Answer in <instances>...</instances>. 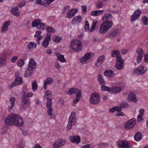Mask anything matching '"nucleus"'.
<instances>
[{"instance_id":"obj_23","label":"nucleus","mask_w":148,"mask_h":148,"mask_svg":"<svg viewBox=\"0 0 148 148\" xmlns=\"http://www.w3.org/2000/svg\"><path fill=\"white\" fill-rule=\"evenodd\" d=\"M121 90V88L119 87H110V92L112 93H118L120 92Z\"/></svg>"},{"instance_id":"obj_42","label":"nucleus","mask_w":148,"mask_h":148,"mask_svg":"<svg viewBox=\"0 0 148 148\" xmlns=\"http://www.w3.org/2000/svg\"><path fill=\"white\" fill-rule=\"evenodd\" d=\"M123 60L122 59L121 55L118 56L116 58V63H120V64H123Z\"/></svg>"},{"instance_id":"obj_33","label":"nucleus","mask_w":148,"mask_h":148,"mask_svg":"<svg viewBox=\"0 0 148 148\" xmlns=\"http://www.w3.org/2000/svg\"><path fill=\"white\" fill-rule=\"evenodd\" d=\"M36 44H34L33 42H31L27 45V47L28 49H31L36 48Z\"/></svg>"},{"instance_id":"obj_50","label":"nucleus","mask_w":148,"mask_h":148,"mask_svg":"<svg viewBox=\"0 0 148 148\" xmlns=\"http://www.w3.org/2000/svg\"><path fill=\"white\" fill-rule=\"evenodd\" d=\"M143 56L138 55L136 61L137 63H139L141 62Z\"/></svg>"},{"instance_id":"obj_26","label":"nucleus","mask_w":148,"mask_h":148,"mask_svg":"<svg viewBox=\"0 0 148 148\" xmlns=\"http://www.w3.org/2000/svg\"><path fill=\"white\" fill-rule=\"evenodd\" d=\"M98 80L101 85H105L106 83L103 78V76L101 74H99L98 76Z\"/></svg>"},{"instance_id":"obj_44","label":"nucleus","mask_w":148,"mask_h":148,"mask_svg":"<svg viewBox=\"0 0 148 148\" xmlns=\"http://www.w3.org/2000/svg\"><path fill=\"white\" fill-rule=\"evenodd\" d=\"M17 64L19 67H22L24 64V63L22 59H19L17 61Z\"/></svg>"},{"instance_id":"obj_46","label":"nucleus","mask_w":148,"mask_h":148,"mask_svg":"<svg viewBox=\"0 0 148 148\" xmlns=\"http://www.w3.org/2000/svg\"><path fill=\"white\" fill-rule=\"evenodd\" d=\"M107 14L106 13H105V15L103 16L102 18V21L104 22L109 21L108 20H110V18L107 15Z\"/></svg>"},{"instance_id":"obj_54","label":"nucleus","mask_w":148,"mask_h":148,"mask_svg":"<svg viewBox=\"0 0 148 148\" xmlns=\"http://www.w3.org/2000/svg\"><path fill=\"white\" fill-rule=\"evenodd\" d=\"M45 95L49 97L52 96V92L50 90H46L45 92Z\"/></svg>"},{"instance_id":"obj_36","label":"nucleus","mask_w":148,"mask_h":148,"mask_svg":"<svg viewBox=\"0 0 148 148\" xmlns=\"http://www.w3.org/2000/svg\"><path fill=\"white\" fill-rule=\"evenodd\" d=\"M36 80H34L32 83V89L33 92H35L37 88V85L36 84Z\"/></svg>"},{"instance_id":"obj_2","label":"nucleus","mask_w":148,"mask_h":148,"mask_svg":"<svg viewBox=\"0 0 148 148\" xmlns=\"http://www.w3.org/2000/svg\"><path fill=\"white\" fill-rule=\"evenodd\" d=\"M112 26L113 23L112 21L104 22L100 25L99 32L101 34H105Z\"/></svg>"},{"instance_id":"obj_16","label":"nucleus","mask_w":148,"mask_h":148,"mask_svg":"<svg viewBox=\"0 0 148 148\" xmlns=\"http://www.w3.org/2000/svg\"><path fill=\"white\" fill-rule=\"evenodd\" d=\"M120 34V30L119 29H115L109 34V37L112 38L116 36L119 35Z\"/></svg>"},{"instance_id":"obj_31","label":"nucleus","mask_w":148,"mask_h":148,"mask_svg":"<svg viewBox=\"0 0 148 148\" xmlns=\"http://www.w3.org/2000/svg\"><path fill=\"white\" fill-rule=\"evenodd\" d=\"M46 106L47 108H52V101L51 98H47V102Z\"/></svg>"},{"instance_id":"obj_7","label":"nucleus","mask_w":148,"mask_h":148,"mask_svg":"<svg viewBox=\"0 0 148 148\" xmlns=\"http://www.w3.org/2000/svg\"><path fill=\"white\" fill-rule=\"evenodd\" d=\"M147 68L144 66H140L136 69L133 72L134 74L141 75L144 74L147 71Z\"/></svg>"},{"instance_id":"obj_8","label":"nucleus","mask_w":148,"mask_h":148,"mask_svg":"<svg viewBox=\"0 0 148 148\" xmlns=\"http://www.w3.org/2000/svg\"><path fill=\"white\" fill-rule=\"evenodd\" d=\"M136 119L132 118L127 122L125 124V129L129 130L133 128L136 123Z\"/></svg>"},{"instance_id":"obj_41","label":"nucleus","mask_w":148,"mask_h":148,"mask_svg":"<svg viewBox=\"0 0 148 148\" xmlns=\"http://www.w3.org/2000/svg\"><path fill=\"white\" fill-rule=\"evenodd\" d=\"M45 24L43 23H40L36 27L37 28L43 30L44 29Z\"/></svg>"},{"instance_id":"obj_59","label":"nucleus","mask_w":148,"mask_h":148,"mask_svg":"<svg viewBox=\"0 0 148 148\" xmlns=\"http://www.w3.org/2000/svg\"><path fill=\"white\" fill-rule=\"evenodd\" d=\"M92 53H87L85 54L84 56L85 57H84L86 58L87 59L89 60L90 58V55Z\"/></svg>"},{"instance_id":"obj_4","label":"nucleus","mask_w":148,"mask_h":148,"mask_svg":"<svg viewBox=\"0 0 148 148\" xmlns=\"http://www.w3.org/2000/svg\"><path fill=\"white\" fill-rule=\"evenodd\" d=\"M82 45L81 41L78 40H73L71 43V47L72 49L76 51H80Z\"/></svg>"},{"instance_id":"obj_3","label":"nucleus","mask_w":148,"mask_h":148,"mask_svg":"<svg viewBox=\"0 0 148 148\" xmlns=\"http://www.w3.org/2000/svg\"><path fill=\"white\" fill-rule=\"evenodd\" d=\"M75 116L76 113L75 112H73L71 113L68 119V124L66 127L68 130H70L72 126L75 124L76 120Z\"/></svg>"},{"instance_id":"obj_40","label":"nucleus","mask_w":148,"mask_h":148,"mask_svg":"<svg viewBox=\"0 0 148 148\" xmlns=\"http://www.w3.org/2000/svg\"><path fill=\"white\" fill-rule=\"evenodd\" d=\"M47 31L49 32L54 33L55 32V30L52 27L50 26H47L46 27Z\"/></svg>"},{"instance_id":"obj_60","label":"nucleus","mask_w":148,"mask_h":148,"mask_svg":"<svg viewBox=\"0 0 148 148\" xmlns=\"http://www.w3.org/2000/svg\"><path fill=\"white\" fill-rule=\"evenodd\" d=\"M117 144L119 147H122L123 144V141L121 140L117 142Z\"/></svg>"},{"instance_id":"obj_27","label":"nucleus","mask_w":148,"mask_h":148,"mask_svg":"<svg viewBox=\"0 0 148 148\" xmlns=\"http://www.w3.org/2000/svg\"><path fill=\"white\" fill-rule=\"evenodd\" d=\"M98 21L97 20H93L92 25L90 28L89 29V31L90 32H92L95 29L96 25Z\"/></svg>"},{"instance_id":"obj_9","label":"nucleus","mask_w":148,"mask_h":148,"mask_svg":"<svg viewBox=\"0 0 148 148\" xmlns=\"http://www.w3.org/2000/svg\"><path fill=\"white\" fill-rule=\"evenodd\" d=\"M66 143V140L63 139L57 140L53 144L54 148H59L62 146Z\"/></svg>"},{"instance_id":"obj_45","label":"nucleus","mask_w":148,"mask_h":148,"mask_svg":"<svg viewBox=\"0 0 148 148\" xmlns=\"http://www.w3.org/2000/svg\"><path fill=\"white\" fill-rule=\"evenodd\" d=\"M142 21L143 24L145 25H148V18L145 16H144L142 18Z\"/></svg>"},{"instance_id":"obj_11","label":"nucleus","mask_w":148,"mask_h":148,"mask_svg":"<svg viewBox=\"0 0 148 148\" xmlns=\"http://www.w3.org/2000/svg\"><path fill=\"white\" fill-rule=\"evenodd\" d=\"M141 14V11L139 10L136 11L131 17L132 21H134L138 18Z\"/></svg>"},{"instance_id":"obj_6","label":"nucleus","mask_w":148,"mask_h":148,"mask_svg":"<svg viewBox=\"0 0 148 148\" xmlns=\"http://www.w3.org/2000/svg\"><path fill=\"white\" fill-rule=\"evenodd\" d=\"M25 93H22L21 95V105L23 108H25L27 105H29L31 103L30 100L26 97Z\"/></svg>"},{"instance_id":"obj_12","label":"nucleus","mask_w":148,"mask_h":148,"mask_svg":"<svg viewBox=\"0 0 148 148\" xmlns=\"http://www.w3.org/2000/svg\"><path fill=\"white\" fill-rule=\"evenodd\" d=\"M127 100L133 102H136L137 101L136 95L133 92L130 93L129 94L127 97Z\"/></svg>"},{"instance_id":"obj_24","label":"nucleus","mask_w":148,"mask_h":148,"mask_svg":"<svg viewBox=\"0 0 148 148\" xmlns=\"http://www.w3.org/2000/svg\"><path fill=\"white\" fill-rule=\"evenodd\" d=\"M56 55L57 57L58 60L62 62H66L64 56L63 55L60 54L58 53H56Z\"/></svg>"},{"instance_id":"obj_52","label":"nucleus","mask_w":148,"mask_h":148,"mask_svg":"<svg viewBox=\"0 0 148 148\" xmlns=\"http://www.w3.org/2000/svg\"><path fill=\"white\" fill-rule=\"evenodd\" d=\"M76 98H80L82 96V92L80 90H78L76 92Z\"/></svg>"},{"instance_id":"obj_35","label":"nucleus","mask_w":148,"mask_h":148,"mask_svg":"<svg viewBox=\"0 0 148 148\" xmlns=\"http://www.w3.org/2000/svg\"><path fill=\"white\" fill-rule=\"evenodd\" d=\"M25 88H26V87L23 88L22 93H25V94L26 95V97L28 98H29V97H32L33 95V93L32 92H29L27 93L26 92V91L25 90Z\"/></svg>"},{"instance_id":"obj_15","label":"nucleus","mask_w":148,"mask_h":148,"mask_svg":"<svg viewBox=\"0 0 148 148\" xmlns=\"http://www.w3.org/2000/svg\"><path fill=\"white\" fill-rule=\"evenodd\" d=\"M22 82V79L21 77L16 78L15 81L11 85V87H13L15 86L21 84Z\"/></svg>"},{"instance_id":"obj_20","label":"nucleus","mask_w":148,"mask_h":148,"mask_svg":"<svg viewBox=\"0 0 148 148\" xmlns=\"http://www.w3.org/2000/svg\"><path fill=\"white\" fill-rule=\"evenodd\" d=\"M82 19L81 16H78L73 18L72 20V23L73 24L79 23L81 22Z\"/></svg>"},{"instance_id":"obj_37","label":"nucleus","mask_w":148,"mask_h":148,"mask_svg":"<svg viewBox=\"0 0 148 148\" xmlns=\"http://www.w3.org/2000/svg\"><path fill=\"white\" fill-rule=\"evenodd\" d=\"M53 79L51 77H47L44 83H46L48 85H50L53 82Z\"/></svg>"},{"instance_id":"obj_57","label":"nucleus","mask_w":148,"mask_h":148,"mask_svg":"<svg viewBox=\"0 0 148 148\" xmlns=\"http://www.w3.org/2000/svg\"><path fill=\"white\" fill-rule=\"evenodd\" d=\"M5 59L4 58L0 57V65H5Z\"/></svg>"},{"instance_id":"obj_63","label":"nucleus","mask_w":148,"mask_h":148,"mask_svg":"<svg viewBox=\"0 0 148 148\" xmlns=\"http://www.w3.org/2000/svg\"><path fill=\"white\" fill-rule=\"evenodd\" d=\"M143 116V115L142 114H138L137 116V120L138 121H141Z\"/></svg>"},{"instance_id":"obj_5","label":"nucleus","mask_w":148,"mask_h":148,"mask_svg":"<svg viewBox=\"0 0 148 148\" xmlns=\"http://www.w3.org/2000/svg\"><path fill=\"white\" fill-rule=\"evenodd\" d=\"M100 101L99 95L98 93H95L91 95L90 102L91 104L96 105L98 104Z\"/></svg>"},{"instance_id":"obj_62","label":"nucleus","mask_w":148,"mask_h":148,"mask_svg":"<svg viewBox=\"0 0 148 148\" xmlns=\"http://www.w3.org/2000/svg\"><path fill=\"white\" fill-rule=\"evenodd\" d=\"M115 107L116 108L115 111H117L118 113L121 111L122 108L121 107L120 105L119 106Z\"/></svg>"},{"instance_id":"obj_38","label":"nucleus","mask_w":148,"mask_h":148,"mask_svg":"<svg viewBox=\"0 0 148 148\" xmlns=\"http://www.w3.org/2000/svg\"><path fill=\"white\" fill-rule=\"evenodd\" d=\"M116 67L118 70H121L123 69L124 67L123 64H120V63H116Z\"/></svg>"},{"instance_id":"obj_61","label":"nucleus","mask_w":148,"mask_h":148,"mask_svg":"<svg viewBox=\"0 0 148 148\" xmlns=\"http://www.w3.org/2000/svg\"><path fill=\"white\" fill-rule=\"evenodd\" d=\"M10 23V21H8L5 22L3 24V25L8 27L9 26Z\"/></svg>"},{"instance_id":"obj_1","label":"nucleus","mask_w":148,"mask_h":148,"mask_svg":"<svg viewBox=\"0 0 148 148\" xmlns=\"http://www.w3.org/2000/svg\"><path fill=\"white\" fill-rule=\"evenodd\" d=\"M5 123L8 125L21 127L24 124L22 118L15 114L9 115L4 119Z\"/></svg>"},{"instance_id":"obj_58","label":"nucleus","mask_w":148,"mask_h":148,"mask_svg":"<svg viewBox=\"0 0 148 148\" xmlns=\"http://www.w3.org/2000/svg\"><path fill=\"white\" fill-rule=\"evenodd\" d=\"M58 103L61 106H62L64 104V99L62 98H61L59 100Z\"/></svg>"},{"instance_id":"obj_32","label":"nucleus","mask_w":148,"mask_h":148,"mask_svg":"<svg viewBox=\"0 0 148 148\" xmlns=\"http://www.w3.org/2000/svg\"><path fill=\"white\" fill-rule=\"evenodd\" d=\"M111 55L112 57H116L120 56V52L118 50H114L112 52Z\"/></svg>"},{"instance_id":"obj_48","label":"nucleus","mask_w":148,"mask_h":148,"mask_svg":"<svg viewBox=\"0 0 148 148\" xmlns=\"http://www.w3.org/2000/svg\"><path fill=\"white\" fill-rule=\"evenodd\" d=\"M15 99L14 97H11L10 99V104L12 106H14L15 104Z\"/></svg>"},{"instance_id":"obj_43","label":"nucleus","mask_w":148,"mask_h":148,"mask_svg":"<svg viewBox=\"0 0 148 148\" xmlns=\"http://www.w3.org/2000/svg\"><path fill=\"white\" fill-rule=\"evenodd\" d=\"M123 144L122 146V148H129L130 147V146L129 145L128 143V141L127 140H125L123 141Z\"/></svg>"},{"instance_id":"obj_53","label":"nucleus","mask_w":148,"mask_h":148,"mask_svg":"<svg viewBox=\"0 0 148 148\" xmlns=\"http://www.w3.org/2000/svg\"><path fill=\"white\" fill-rule=\"evenodd\" d=\"M120 105L122 108H125L128 107V103L126 102L122 103L120 104Z\"/></svg>"},{"instance_id":"obj_19","label":"nucleus","mask_w":148,"mask_h":148,"mask_svg":"<svg viewBox=\"0 0 148 148\" xmlns=\"http://www.w3.org/2000/svg\"><path fill=\"white\" fill-rule=\"evenodd\" d=\"M70 139L73 143H76L77 144L79 143L80 141V137L78 136H71Z\"/></svg>"},{"instance_id":"obj_64","label":"nucleus","mask_w":148,"mask_h":148,"mask_svg":"<svg viewBox=\"0 0 148 148\" xmlns=\"http://www.w3.org/2000/svg\"><path fill=\"white\" fill-rule=\"evenodd\" d=\"M70 7L69 6H65L63 9V13L66 12L69 9Z\"/></svg>"},{"instance_id":"obj_55","label":"nucleus","mask_w":148,"mask_h":148,"mask_svg":"<svg viewBox=\"0 0 148 148\" xmlns=\"http://www.w3.org/2000/svg\"><path fill=\"white\" fill-rule=\"evenodd\" d=\"M8 30V28L3 25L2 27V29L1 32L2 33H4L6 32Z\"/></svg>"},{"instance_id":"obj_13","label":"nucleus","mask_w":148,"mask_h":148,"mask_svg":"<svg viewBox=\"0 0 148 148\" xmlns=\"http://www.w3.org/2000/svg\"><path fill=\"white\" fill-rule=\"evenodd\" d=\"M77 12V10L76 9H72L70 10L68 12L67 17L69 19L71 18L74 16Z\"/></svg>"},{"instance_id":"obj_49","label":"nucleus","mask_w":148,"mask_h":148,"mask_svg":"<svg viewBox=\"0 0 148 148\" xmlns=\"http://www.w3.org/2000/svg\"><path fill=\"white\" fill-rule=\"evenodd\" d=\"M85 25L84 26V28L85 30L86 31L88 30L89 29V23H88V21H86L85 22Z\"/></svg>"},{"instance_id":"obj_17","label":"nucleus","mask_w":148,"mask_h":148,"mask_svg":"<svg viewBox=\"0 0 148 148\" xmlns=\"http://www.w3.org/2000/svg\"><path fill=\"white\" fill-rule=\"evenodd\" d=\"M105 59V56L102 55L98 57L97 59V62L95 64V65L97 66H99L102 64Z\"/></svg>"},{"instance_id":"obj_10","label":"nucleus","mask_w":148,"mask_h":148,"mask_svg":"<svg viewBox=\"0 0 148 148\" xmlns=\"http://www.w3.org/2000/svg\"><path fill=\"white\" fill-rule=\"evenodd\" d=\"M51 35L50 33H47L46 34V37H45L42 43V45L45 48H47L49 44V42L51 40Z\"/></svg>"},{"instance_id":"obj_14","label":"nucleus","mask_w":148,"mask_h":148,"mask_svg":"<svg viewBox=\"0 0 148 148\" xmlns=\"http://www.w3.org/2000/svg\"><path fill=\"white\" fill-rule=\"evenodd\" d=\"M36 63L34 59L33 58H30L29 62L28 68L34 70L36 68Z\"/></svg>"},{"instance_id":"obj_18","label":"nucleus","mask_w":148,"mask_h":148,"mask_svg":"<svg viewBox=\"0 0 148 148\" xmlns=\"http://www.w3.org/2000/svg\"><path fill=\"white\" fill-rule=\"evenodd\" d=\"M11 12L13 15L17 16H19V14L20 11L16 7H14L11 8L10 10Z\"/></svg>"},{"instance_id":"obj_30","label":"nucleus","mask_w":148,"mask_h":148,"mask_svg":"<svg viewBox=\"0 0 148 148\" xmlns=\"http://www.w3.org/2000/svg\"><path fill=\"white\" fill-rule=\"evenodd\" d=\"M41 22V20L39 18L35 19L32 23V26L34 27H37Z\"/></svg>"},{"instance_id":"obj_39","label":"nucleus","mask_w":148,"mask_h":148,"mask_svg":"<svg viewBox=\"0 0 148 148\" xmlns=\"http://www.w3.org/2000/svg\"><path fill=\"white\" fill-rule=\"evenodd\" d=\"M101 90L103 91H107L110 92V87H109L104 85L102 86L101 87Z\"/></svg>"},{"instance_id":"obj_25","label":"nucleus","mask_w":148,"mask_h":148,"mask_svg":"<svg viewBox=\"0 0 148 148\" xmlns=\"http://www.w3.org/2000/svg\"><path fill=\"white\" fill-rule=\"evenodd\" d=\"M103 12V10H94L91 12L90 14L92 16H96L101 15Z\"/></svg>"},{"instance_id":"obj_56","label":"nucleus","mask_w":148,"mask_h":148,"mask_svg":"<svg viewBox=\"0 0 148 148\" xmlns=\"http://www.w3.org/2000/svg\"><path fill=\"white\" fill-rule=\"evenodd\" d=\"M84 56H83L81 59V61L83 64H85L86 62L88 60Z\"/></svg>"},{"instance_id":"obj_51","label":"nucleus","mask_w":148,"mask_h":148,"mask_svg":"<svg viewBox=\"0 0 148 148\" xmlns=\"http://www.w3.org/2000/svg\"><path fill=\"white\" fill-rule=\"evenodd\" d=\"M48 109L47 110V114L48 115L51 116L53 114V109L52 108H47Z\"/></svg>"},{"instance_id":"obj_34","label":"nucleus","mask_w":148,"mask_h":148,"mask_svg":"<svg viewBox=\"0 0 148 148\" xmlns=\"http://www.w3.org/2000/svg\"><path fill=\"white\" fill-rule=\"evenodd\" d=\"M136 52L138 55L144 56L145 53L143 50L140 48L138 47L137 49Z\"/></svg>"},{"instance_id":"obj_28","label":"nucleus","mask_w":148,"mask_h":148,"mask_svg":"<svg viewBox=\"0 0 148 148\" xmlns=\"http://www.w3.org/2000/svg\"><path fill=\"white\" fill-rule=\"evenodd\" d=\"M142 138V134L140 132H137L134 136V138L135 140L138 141L140 140Z\"/></svg>"},{"instance_id":"obj_22","label":"nucleus","mask_w":148,"mask_h":148,"mask_svg":"<svg viewBox=\"0 0 148 148\" xmlns=\"http://www.w3.org/2000/svg\"><path fill=\"white\" fill-rule=\"evenodd\" d=\"M104 74L105 76L113 77L114 76V73L112 70H106L104 71Z\"/></svg>"},{"instance_id":"obj_21","label":"nucleus","mask_w":148,"mask_h":148,"mask_svg":"<svg viewBox=\"0 0 148 148\" xmlns=\"http://www.w3.org/2000/svg\"><path fill=\"white\" fill-rule=\"evenodd\" d=\"M34 70L32 69H30L28 68L26 69L25 71L24 76L25 77H27L31 76L33 73Z\"/></svg>"},{"instance_id":"obj_29","label":"nucleus","mask_w":148,"mask_h":148,"mask_svg":"<svg viewBox=\"0 0 148 148\" xmlns=\"http://www.w3.org/2000/svg\"><path fill=\"white\" fill-rule=\"evenodd\" d=\"M78 90V89L76 88H71L69 90L68 92V95H69L75 94Z\"/></svg>"},{"instance_id":"obj_47","label":"nucleus","mask_w":148,"mask_h":148,"mask_svg":"<svg viewBox=\"0 0 148 148\" xmlns=\"http://www.w3.org/2000/svg\"><path fill=\"white\" fill-rule=\"evenodd\" d=\"M103 3L101 1H98L96 4L97 7L98 8H102L103 6Z\"/></svg>"}]
</instances>
